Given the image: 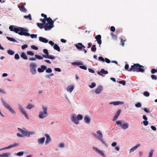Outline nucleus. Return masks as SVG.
I'll return each instance as SVG.
<instances>
[{
    "mask_svg": "<svg viewBox=\"0 0 157 157\" xmlns=\"http://www.w3.org/2000/svg\"><path fill=\"white\" fill-rule=\"evenodd\" d=\"M72 65L75 66V65H77L78 66L79 65H83V63L80 62H74L71 63Z\"/></svg>",
    "mask_w": 157,
    "mask_h": 157,
    "instance_id": "nucleus-30",
    "label": "nucleus"
},
{
    "mask_svg": "<svg viewBox=\"0 0 157 157\" xmlns=\"http://www.w3.org/2000/svg\"><path fill=\"white\" fill-rule=\"evenodd\" d=\"M153 152L154 150L153 149H151L149 153V155L148 157H152Z\"/></svg>",
    "mask_w": 157,
    "mask_h": 157,
    "instance_id": "nucleus-39",
    "label": "nucleus"
},
{
    "mask_svg": "<svg viewBox=\"0 0 157 157\" xmlns=\"http://www.w3.org/2000/svg\"><path fill=\"white\" fill-rule=\"evenodd\" d=\"M71 121L76 124H78L79 123V121L77 119L76 115L75 114H73L71 117Z\"/></svg>",
    "mask_w": 157,
    "mask_h": 157,
    "instance_id": "nucleus-11",
    "label": "nucleus"
},
{
    "mask_svg": "<svg viewBox=\"0 0 157 157\" xmlns=\"http://www.w3.org/2000/svg\"><path fill=\"white\" fill-rule=\"evenodd\" d=\"M46 140L45 141V143L47 144L50 142L51 139L50 137L48 135H46Z\"/></svg>",
    "mask_w": 157,
    "mask_h": 157,
    "instance_id": "nucleus-28",
    "label": "nucleus"
},
{
    "mask_svg": "<svg viewBox=\"0 0 157 157\" xmlns=\"http://www.w3.org/2000/svg\"><path fill=\"white\" fill-rule=\"evenodd\" d=\"M140 145V144H137L136 146H134V147H133L132 148H131L129 152L130 153L134 151H135L136 150V149H137L138 147H139Z\"/></svg>",
    "mask_w": 157,
    "mask_h": 157,
    "instance_id": "nucleus-22",
    "label": "nucleus"
},
{
    "mask_svg": "<svg viewBox=\"0 0 157 157\" xmlns=\"http://www.w3.org/2000/svg\"><path fill=\"white\" fill-rule=\"evenodd\" d=\"M35 57L37 59H42L43 58V57L42 56H40L39 55H37L36 54L35 55Z\"/></svg>",
    "mask_w": 157,
    "mask_h": 157,
    "instance_id": "nucleus-41",
    "label": "nucleus"
},
{
    "mask_svg": "<svg viewBox=\"0 0 157 157\" xmlns=\"http://www.w3.org/2000/svg\"><path fill=\"white\" fill-rule=\"evenodd\" d=\"M37 65L36 64L31 63L29 65V67L30 72L33 75H35L36 73V68Z\"/></svg>",
    "mask_w": 157,
    "mask_h": 157,
    "instance_id": "nucleus-5",
    "label": "nucleus"
},
{
    "mask_svg": "<svg viewBox=\"0 0 157 157\" xmlns=\"http://www.w3.org/2000/svg\"><path fill=\"white\" fill-rule=\"evenodd\" d=\"M85 122L87 124H89L90 122L91 118L88 115H86L84 117Z\"/></svg>",
    "mask_w": 157,
    "mask_h": 157,
    "instance_id": "nucleus-15",
    "label": "nucleus"
},
{
    "mask_svg": "<svg viewBox=\"0 0 157 157\" xmlns=\"http://www.w3.org/2000/svg\"><path fill=\"white\" fill-rule=\"evenodd\" d=\"M9 29L10 31L14 32L16 33H18L21 36H30L32 38H36L37 37V34H29L28 33L29 30L26 28L18 27L14 25H11L9 27Z\"/></svg>",
    "mask_w": 157,
    "mask_h": 157,
    "instance_id": "nucleus-1",
    "label": "nucleus"
},
{
    "mask_svg": "<svg viewBox=\"0 0 157 157\" xmlns=\"http://www.w3.org/2000/svg\"><path fill=\"white\" fill-rule=\"evenodd\" d=\"M42 107L43 111H40L38 115L39 118L42 119L46 117L48 115L47 107L43 106Z\"/></svg>",
    "mask_w": 157,
    "mask_h": 157,
    "instance_id": "nucleus-4",
    "label": "nucleus"
},
{
    "mask_svg": "<svg viewBox=\"0 0 157 157\" xmlns=\"http://www.w3.org/2000/svg\"><path fill=\"white\" fill-rule=\"evenodd\" d=\"M21 57L24 60L28 59V57L24 52H22L21 55Z\"/></svg>",
    "mask_w": 157,
    "mask_h": 157,
    "instance_id": "nucleus-27",
    "label": "nucleus"
},
{
    "mask_svg": "<svg viewBox=\"0 0 157 157\" xmlns=\"http://www.w3.org/2000/svg\"><path fill=\"white\" fill-rule=\"evenodd\" d=\"M34 105H32L31 104H29L26 106V108L28 109H32Z\"/></svg>",
    "mask_w": 157,
    "mask_h": 157,
    "instance_id": "nucleus-43",
    "label": "nucleus"
},
{
    "mask_svg": "<svg viewBox=\"0 0 157 157\" xmlns=\"http://www.w3.org/2000/svg\"><path fill=\"white\" fill-rule=\"evenodd\" d=\"M96 40L98 43L99 44V46L100 47L101 45V36L100 35H98L96 36L95 37Z\"/></svg>",
    "mask_w": 157,
    "mask_h": 157,
    "instance_id": "nucleus-13",
    "label": "nucleus"
},
{
    "mask_svg": "<svg viewBox=\"0 0 157 157\" xmlns=\"http://www.w3.org/2000/svg\"><path fill=\"white\" fill-rule=\"evenodd\" d=\"M77 117V119L78 121L79 120H81L83 118V117L82 115L81 114H78Z\"/></svg>",
    "mask_w": 157,
    "mask_h": 157,
    "instance_id": "nucleus-46",
    "label": "nucleus"
},
{
    "mask_svg": "<svg viewBox=\"0 0 157 157\" xmlns=\"http://www.w3.org/2000/svg\"><path fill=\"white\" fill-rule=\"evenodd\" d=\"M18 108L20 110V112L22 113L24 115L25 117L27 119H29V117L27 113H26V110L21 105H18Z\"/></svg>",
    "mask_w": 157,
    "mask_h": 157,
    "instance_id": "nucleus-7",
    "label": "nucleus"
},
{
    "mask_svg": "<svg viewBox=\"0 0 157 157\" xmlns=\"http://www.w3.org/2000/svg\"><path fill=\"white\" fill-rule=\"evenodd\" d=\"M52 69L50 68H48V69H46V73H51L52 72Z\"/></svg>",
    "mask_w": 157,
    "mask_h": 157,
    "instance_id": "nucleus-47",
    "label": "nucleus"
},
{
    "mask_svg": "<svg viewBox=\"0 0 157 157\" xmlns=\"http://www.w3.org/2000/svg\"><path fill=\"white\" fill-rule=\"evenodd\" d=\"M121 112V109L118 110L117 111L115 115L114 116L113 119V121H115L117 119V117L119 116V115L120 114Z\"/></svg>",
    "mask_w": 157,
    "mask_h": 157,
    "instance_id": "nucleus-18",
    "label": "nucleus"
},
{
    "mask_svg": "<svg viewBox=\"0 0 157 157\" xmlns=\"http://www.w3.org/2000/svg\"><path fill=\"white\" fill-rule=\"evenodd\" d=\"M156 71H157L155 69H151V72L152 74L155 73Z\"/></svg>",
    "mask_w": 157,
    "mask_h": 157,
    "instance_id": "nucleus-63",
    "label": "nucleus"
},
{
    "mask_svg": "<svg viewBox=\"0 0 157 157\" xmlns=\"http://www.w3.org/2000/svg\"><path fill=\"white\" fill-rule=\"evenodd\" d=\"M103 144H104L106 147H108V145L106 143L105 141H104L103 139L102 138L99 140Z\"/></svg>",
    "mask_w": 157,
    "mask_h": 157,
    "instance_id": "nucleus-34",
    "label": "nucleus"
},
{
    "mask_svg": "<svg viewBox=\"0 0 157 157\" xmlns=\"http://www.w3.org/2000/svg\"><path fill=\"white\" fill-rule=\"evenodd\" d=\"M7 53L8 54L10 55H13L15 53L13 51L11 50H8L7 51Z\"/></svg>",
    "mask_w": 157,
    "mask_h": 157,
    "instance_id": "nucleus-33",
    "label": "nucleus"
},
{
    "mask_svg": "<svg viewBox=\"0 0 157 157\" xmlns=\"http://www.w3.org/2000/svg\"><path fill=\"white\" fill-rule=\"evenodd\" d=\"M43 57L46 59H55V56L52 55H49L48 56H44Z\"/></svg>",
    "mask_w": 157,
    "mask_h": 157,
    "instance_id": "nucleus-24",
    "label": "nucleus"
},
{
    "mask_svg": "<svg viewBox=\"0 0 157 157\" xmlns=\"http://www.w3.org/2000/svg\"><path fill=\"white\" fill-rule=\"evenodd\" d=\"M31 48L34 50H37L38 49V48L35 45H33L31 46Z\"/></svg>",
    "mask_w": 157,
    "mask_h": 157,
    "instance_id": "nucleus-52",
    "label": "nucleus"
},
{
    "mask_svg": "<svg viewBox=\"0 0 157 157\" xmlns=\"http://www.w3.org/2000/svg\"><path fill=\"white\" fill-rule=\"evenodd\" d=\"M105 60L106 63H109L110 62V60L107 58H105Z\"/></svg>",
    "mask_w": 157,
    "mask_h": 157,
    "instance_id": "nucleus-62",
    "label": "nucleus"
},
{
    "mask_svg": "<svg viewBox=\"0 0 157 157\" xmlns=\"http://www.w3.org/2000/svg\"><path fill=\"white\" fill-rule=\"evenodd\" d=\"M144 110L146 113H149L150 112L149 109L147 108H144Z\"/></svg>",
    "mask_w": 157,
    "mask_h": 157,
    "instance_id": "nucleus-56",
    "label": "nucleus"
},
{
    "mask_svg": "<svg viewBox=\"0 0 157 157\" xmlns=\"http://www.w3.org/2000/svg\"><path fill=\"white\" fill-rule=\"evenodd\" d=\"M151 78L152 79H153V80H156L157 79V77H156V76L155 75H152L151 76Z\"/></svg>",
    "mask_w": 157,
    "mask_h": 157,
    "instance_id": "nucleus-58",
    "label": "nucleus"
},
{
    "mask_svg": "<svg viewBox=\"0 0 157 157\" xmlns=\"http://www.w3.org/2000/svg\"><path fill=\"white\" fill-rule=\"evenodd\" d=\"M75 46L79 50H81L82 49V48H81V46H78V43L77 44H75Z\"/></svg>",
    "mask_w": 157,
    "mask_h": 157,
    "instance_id": "nucleus-49",
    "label": "nucleus"
},
{
    "mask_svg": "<svg viewBox=\"0 0 157 157\" xmlns=\"http://www.w3.org/2000/svg\"><path fill=\"white\" fill-rule=\"evenodd\" d=\"M35 132H29L28 131V137H29L30 136H33L35 135Z\"/></svg>",
    "mask_w": 157,
    "mask_h": 157,
    "instance_id": "nucleus-36",
    "label": "nucleus"
},
{
    "mask_svg": "<svg viewBox=\"0 0 157 157\" xmlns=\"http://www.w3.org/2000/svg\"><path fill=\"white\" fill-rule=\"evenodd\" d=\"M74 87L72 85L68 86L67 88V90L68 92L71 93L74 89Z\"/></svg>",
    "mask_w": 157,
    "mask_h": 157,
    "instance_id": "nucleus-16",
    "label": "nucleus"
},
{
    "mask_svg": "<svg viewBox=\"0 0 157 157\" xmlns=\"http://www.w3.org/2000/svg\"><path fill=\"white\" fill-rule=\"evenodd\" d=\"M45 19L48 22H51L53 21L52 19L49 17L48 18L47 17Z\"/></svg>",
    "mask_w": 157,
    "mask_h": 157,
    "instance_id": "nucleus-55",
    "label": "nucleus"
},
{
    "mask_svg": "<svg viewBox=\"0 0 157 157\" xmlns=\"http://www.w3.org/2000/svg\"><path fill=\"white\" fill-rule=\"evenodd\" d=\"M14 58L15 59L17 60L19 59L20 58L19 54L17 53H16L15 55Z\"/></svg>",
    "mask_w": 157,
    "mask_h": 157,
    "instance_id": "nucleus-48",
    "label": "nucleus"
},
{
    "mask_svg": "<svg viewBox=\"0 0 157 157\" xmlns=\"http://www.w3.org/2000/svg\"><path fill=\"white\" fill-rule=\"evenodd\" d=\"M143 123L145 126H147L148 124V122L147 121V120L144 121H143Z\"/></svg>",
    "mask_w": 157,
    "mask_h": 157,
    "instance_id": "nucleus-59",
    "label": "nucleus"
},
{
    "mask_svg": "<svg viewBox=\"0 0 157 157\" xmlns=\"http://www.w3.org/2000/svg\"><path fill=\"white\" fill-rule=\"evenodd\" d=\"M98 59L102 61V62H104L105 61V59L104 58H103V57L102 56H100L98 57Z\"/></svg>",
    "mask_w": 157,
    "mask_h": 157,
    "instance_id": "nucleus-64",
    "label": "nucleus"
},
{
    "mask_svg": "<svg viewBox=\"0 0 157 157\" xmlns=\"http://www.w3.org/2000/svg\"><path fill=\"white\" fill-rule=\"evenodd\" d=\"M54 21L46 23L44 27L45 30H49L54 27Z\"/></svg>",
    "mask_w": 157,
    "mask_h": 157,
    "instance_id": "nucleus-8",
    "label": "nucleus"
},
{
    "mask_svg": "<svg viewBox=\"0 0 157 157\" xmlns=\"http://www.w3.org/2000/svg\"><path fill=\"white\" fill-rule=\"evenodd\" d=\"M45 140L44 137H43L39 139L38 140V143L39 144H44Z\"/></svg>",
    "mask_w": 157,
    "mask_h": 157,
    "instance_id": "nucleus-21",
    "label": "nucleus"
},
{
    "mask_svg": "<svg viewBox=\"0 0 157 157\" xmlns=\"http://www.w3.org/2000/svg\"><path fill=\"white\" fill-rule=\"evenodd\" d=\"M124 103L123 101H116L113 102H111L109 103L110 104H113L114 105H118L120 104H122Z\"/></svg>",
    "mask_w": 157,
    "mask_h": 157,
    "instance_id": "nucleus-19",
    "label": "nucleus"
},
{
    "mask_svg": "<svg viewBox=\"0 0 157 157\" xmlns=\"http://www.w3.org/2000/svg\"><path fill=\"white\" fill-rule=\"evenodd\" d=\"M93 135L98 140L103 137L102 133L100 130H98L96 132V133H94Z\"/></svg>",
    "mask_w": 157,
    "mask_h": 157,
    "instance_id": "nucleus-9",
    "label": "nucleus"
},
{
    "mask_svg": "<svg viewBox=\"0 0 157 157\" xmlns=\"http://www.w3.org/2000/svg\"><path fill=\"white\" fill-rule=\"evenodd\" d=\"M40 21L42 22L43 24L44 25L46 23V21L44 19H40Z\"/></svg>",
    "mask_w": 157,
    "mask_h": 157,
    "instance_id": "nucleus-61",
    "label": "nucleus"
},
{
    "mask_svg": "<svg viewBox=\"0 0 157 157\" xmlns=\"http://www.w3.org/2000/svg\"><path fill=\"white\" fill-rule=\"evenodd\" d=\"M59 146L60 148H63L64 147L65 145L64 144L61 143L59 144Z\"/></svg>",
    "mask_w": 157,
    "mask_h": 157,
    "instance_id": "nucleus-54",
    "label": "nucleus"
},
{
    "mask_svg": "<svg viewBox=\"0 0 157 157\" xmlns=\"http://www.w3.org/2000/svg\"><path fill=\"white\" fill-rule=\"evenodd\" d=\"M39 39L40 41L44 43H47L48 42V40L45 38L39 37Z\"/></svg>",
    "mask_w": 157,
    "mask_h": 157,
    "instance_id": "nucleus-23",
    "label": "nucleus"
},
{
    "mask_svg": "<svg viewBox=\"0 0 157 157\" xmlns=\"http://www.w3.org/2000/svg\"><path fill=\"white\" fill-rule=\"evenodd\" d=\"M24 153V152L21 151V152H18L16 154L15 153L14 154V155H16L19 156H22L23 155Z\"/></svg>",
    "mask_w": 157,
    "mask_h": 157,
    "instance_id": "nucleus-35",
    "label": "nucleus"
},
{
    "mask_svg": "<svg viewBox=\"0 0 157 157\" xmlns=\"http://www.w3.org/2000/svg\"><path fill=\"white\" fill-rule=\"evenodd\" d=\"M18 145V144H17L15 143L13 144H11V145H10V146H9L8 147V149H10V148L14 147L17 146Z\"/></svg>",
    "mask_w": 157,
    "mask_h": 157,
    "instance_id": "nucleus-37",
    "label": "nucleus"
},
{
    "mask_svg": "<svg viewBox=\"0 0 157 157\" xmlns=\"http://www.w3.org/2000/svg\"><path fill=\"white\" fill-rule=\"evenodd\" d=\"M96 86V84L95 82H92L91 85H89V86L90 88H93L95 87Z\"/></svg>",
    "mask_w": 157,
    "mask_h": 157,
    "instance_id": "nucleus-38",
    "label": "nucleus"
},
{
    "mask_svg": "<svg viewBox=\"0 0 157 157\" xmlns=\"http://www.w3.org/2000/svg\"><path fill=\"white\" fill-rule=\"evenodd\" d=\"M96 50V48L95 45H93L91 48V51H95Z\"/></svg>",
    "mask_w": 157,
    "mask_h": 157,
    "instance_id": "nucleus-45",
    "label": "nucleus"
},
{
    "mask_svg": "<svg viewBox=\"0 0 157 157\" xmlns=\"http://www.w3.org/2000/svg\"><path fill=\"white\" fill-rule=\"evenodd\" d=\"M6 38L8 40H9L10 41L13 42H17L16 40L13 38L10 37L9 36H7Z\"/></svg>",
    "mask_w": 157,
    "mask_h": 157,
    "instance_id": "nucleus-31",
    "label": "nucleus"
},
{
    "mask_svg": "<svg viewBox=\"0 0 157 157\" xmlns=\"http://www.w3.org/2000/svg\"><path fill=\"white\" fill-rule=\"evenodd\" d=\"M79 67L80 68H81L82 69H84V70H86L87 69L86 67V66H84V65L80 66H79Z\"/></svg>",
    "mask_w": 157,
    "mask_h": 157,
    "instance_id": "nucleus-57",
    "label": "nucleus"
},
{
    "mask_svg": "<svg viewBox=\"0 0 157 157\" xmlns=\"http://www.w3.org/2000/svg\"><path fill=\"white\" fill-rule=\"evenodd\" d=\"M28 47V45L27 44H25L21 46V48L22 50H24Z\"/></svg>",
    "mask_w": 157,
    "mask_h": 157,
    "instance_id": "nucleus-51",
    "label": "nucleus"
},
{
    "mask_svg": "<svg viewBox=\"0 0 157 157\" xmlns=\"http://www.w3.org/2000/svg\"><path fill=\"white\" fill-rule=\"evenodd\" d=\"M92 149L97 153L101 155L103 157H105V155L102 151L98 149L95 147H92Z\"/></svg>",
    "mask_w": 157,
    "mask_h": 157,
    "instance_id": "nucleus-12",
    "label": "nucleus"
},
{
    "mask_svg": "<svg viewBox=\"0 0 157 157\" xmlns=\"http://www.w3.org/2000/svg\"><path fill=\"white\" fill-rule=\"evenodd\" d=\"M24 18L26 19H29L30 20H32L31 16L30 14H29L28 16L25 15L24 16Z\"/></svg>",
    "mask_w": 157,
    "mask_h": 157,
    "instance_id": "nucleus-42",
    "label": "nucleus"
},
{
    "mask_svg": "<svg viewBox=\"0 0 157 157\" xmlns=\"http://www.w3.org/2000/svg\"><path fill=\"white\" fill-rule=\"evenodd\" d=\"M43 52L45 54V55H43V57L44 56H48V55H49L48 50L47 49H44L43 50Z\"/></svg>",
    "mask_w": 157,
    "mask_h": 157,
    "instance_id": "nucleus-32",
    "label": "nucleus"
},
{
    "mask_svg": "<svg viewBox=\"0 0 157 157\" xmlns=\"http://www.w3.org/2000/svg\"><path fill=\"white\" fill-rule=\"evenodd\" d=\"M46 69L47 67L46 66L42 65L40 67L38 68L37 71L39 73H42L44 72Z\"/></svg>",
    "mask_w": 157,
    "mask_h": 157,
    "instance_id": "nucleus-14",
    "label": "nucleus"
},
{
    "mask_svg": "<svg viewBox=\"0 0 157 157\" xmlns=\"http://www.w3.org/2000/svg\"><path fill=\"white\" fill-rule=\"evenodd\" d=\"M53 48L55 50H57L58 52L60 51V49L59 46L56 44H55L53 46Z\"/></svg>",
    "mask_w": 157,
    "mask_h": 157,
    "instance_id": "nucleus-26",
    "label": "nucleus"
},
{
    "mask_svg": "<svg viewBox=\"0 0 157 157\" xmlns=\"http://www.w3.org/2000/svg\"><path fill=\"white\" fill-rule=\"evenodd\" d=\"M119 84H122L123 86L125 85V81L124 80H121L119 82Z\"/></svg>",
    "mask_w": 157,
    "mask_h": 157,
    "instance_id": "nucleus-50",
    "label": "nucleus"
},
{
    "mask_svg": "<svg viewBox=\"0 0 157 157\" xmlns=\"http://www.w3.org/2000/svg\"><path fill=\"white\" fill-rule=\"evenodd\" d=\"M18 130L21 133L23 136H28V131L25 129H22L20 128H18Z\"/></svg>",
    "mask_w": 157,
    "mask_h": 157,
    "instance_id": "nucleus-10",
    "label": "nucleus"
},
{
    "mask_svg": "<svg viewBox=\"0 0 157 157\" xmlns=\"http://www.w3.org/2000/svg\"><path fill=\"white\" fill-rule=\"evenodd\" d=\"M102 90V87L101 86H98L95 91V92L97 94H100Z\"/></svg>",
    "mask_w": 157,
    "mask_h": 157,
    "instance_id": "nucleus-17",
    "label": "nucleus"
},
{
    "mask_svg": "<svg viewBox=\"0 0 157 157\" xmlns=\"http://www.w3.org/2000/svg\"><path fill=\"white\" fill-rule=\"evenodd\" d=\"M1 101L3 105L12 114L16 115V113L15 111L12 108L11 106L6 101L3 99H1Z\"/></svg>",
    "mask_w": 157,
    "mask_h": 157,
    "instance_id": "nucleus-3",
    "label": "nucleus"
},
{
    "mask_svg": "<svg viewBox=\"0 0 157 157\" xmlns=\"http://www.w3.org/2000/svg\"><path fill=\"white\" fill-rule=\"evenodd\" d=\"M18 7L19 9L22 12L25 13L26 12V9L25 8V7L23 5H19L18 6Z\"/></svg>",
    "mask_w": 157,
    "mask_h": 157,
    "instance_id": "nucleus-25",
    "label": "nucleus"
},
{
    "mask_svg": "<svg viewBox=\"0 0 157 157\" xmlns=\"http://www.w3.org/2000/svg\"><path fill=\"white\" fill-rule=\"evenodd\" d=\"M108 73V71H107L104 70L103 69H102L100 72H98V74L102 76L101 74H107Z\"/></svg>",
    "mask_w": 157,
    "mask_h": 157,
    "instance_id": "nucleus-20",
    "label": "nucleus"
},
{
    "mask_svg": "<svg viewBox=\"0 0 157 157\" xmlns=\"http://www.w3.org/2000/svg\"><path fill=\"white\" fill-rule=\"evenodd\" d=\"M116 124L124 129H126L128 127L129 125L128 123H123V121H116Z\"/></svg>",
    "mask_w": 157,
    "mask_h": 157,
    "instance_id": "nucleus-6",
    "label": "nucleus"
},
{
    "mask_svg": "<svg viewBox=\"0 0 157 157\" xmlns=\"http://www.w3.org/2000/svg\"><path fill=\"white\" fill-rule=\"evenodd\" d=\"M141 104L140 102H138L135 105V106L137 108H140L141 107Z\"/></svg>",
    "mask_w": 157,
    "mask_h": 157,
    "instance_id": "nucleus-44",
    "label": "nucleus"
},
{
    "mask_svg": "<svg viewBox=\"0 0 157 157\" xmlns=\"http://www.w3.org/2000/svg\"><path fill=\"white\" fill-rule=\"evenodd\" d=\"M10 155V153H4L2 155H0V157H8Z\"/></svg>",
    "mask_w": 157,
    "mask_h": 157,
    "instance_id": "nucleus-29",
    "label": "nucleus"
},
{
    "mask_svg": "<svg viewBox=\"0 0 157 157\" xmlns=\"http://www.w3.org/2000/svg\"><path fill=\"white\" fill-rule=\"evenodd\" d=\"M129 65L128 64H126L125 66V69L130 71H132L133 72H143L144 71V67L138 63L134 64L133 65H132L131 67L128 69Z\"/></svg>",
    "mask_w": 157,
    "mask_h": 157,
    "instance_id": "nucleus-2",
    "label": "nucleus"
},
{
    "mask_svg": "<svg viewBox=\"0 0 157 157\" xmlns=\"http://www.w3.org/2000/svg\"><path fill=\"white\" fill-rule=\"evenodd\" d=\"M143 94L146 97H148L149 95V93L147 91H145L144 92Z\"/></svg>",
    "mask_w": 157,
    "mask_h": 157,
    "instance_id": "nucleus-53",
    "label": "nucleus"
},
{
    "mask_svg": "<svg viewBox=\"0 0 157 157\" xmlns=\"http://www.w3.org/2000/svg\"><path fill=\"white\" fill-rule=\"evenodd\" d=\"M88 70L90 72L92 73H95L94 71L91 68H88Z\"/></svg>",
    "mask_w": 157,
    "mask_h": 157,
    "instance_id": "nucleus-60",
    "label": "nucleus"
},
{
    "mask_svg": "<svg viewBox=\"0 0 157 157\" xmlns=\"http://www.w3.org/2000/svg\"><path fill=\"white\" fill-rule=\"evenodd\" d=\"M27 54L28 55L33 56L34 55V53L32 51H28L27 52Z\"/></svg>",
    "mask_w": 157,
    "mask_h": 157,
    "instance_id": "nucleus-40",
    "label": "nucleus"
}]
</instances>
